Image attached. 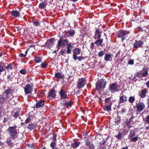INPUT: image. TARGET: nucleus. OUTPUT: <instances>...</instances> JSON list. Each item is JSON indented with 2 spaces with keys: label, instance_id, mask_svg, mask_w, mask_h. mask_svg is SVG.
Listing matches in <instances>:
<instances>
[{
  "label": "nucleus",
  "instance_id": "36",
  "mask_svg": "<svg viewBox=\"0 0 149 149\" xmlns=\"http://www.w3.org/2000/svg\"><path fill=\"white\" fill-rule=\"evenodd\" d=\"M121 120V118L119 116H118V117L116 118L115 122L116 123H118V122H120V121Z\"/></svg>",
  "mask_w": 149,
  "mask_h": 149
},
{
  "label": "nucleus",
  "instance_id": "60",
  "mask_svg": "<svg viewBox=\"0 0 149 149\" xmlns=\"http://www.w3.org/2000/svg\"><path fill=\"white\" fill-rule=\"evenodd\" d=\"M97 38L98 39H100L101 38V33H97Z\"/></svg>",
  "mask_w": 149,
  "mask_h": 149
},
{
  "label": "nucleus",
  "instance_id": "16",
  "mask_svg": "<svg viewBox=\"0 0 149 149\" xmlns=\"http://www.w3.org/2000/svg\"><path fill=\"white\" fill-rule=\"evenodd\" d=\"M11 14L12 16L15 17H19L20 15V13L17 10H13L11 12Z\"/></svg>",
  "mask_w": 149,
  "mask_h": 149
},
{
  "label": "nucleus",
  "instance_id": "61",
  "mask_svg": "<svg viewBox=\"0 0 149 149\" xmlns=\"http://www.w3.org/2000/svg\"><path fill=\"white\" fill-rule=\"evenodd\" d=\"M8 121V119L6 118H4V120L3 121V123H5L6 122Z\"/></svg>",
  "mask_w": 149,
  "mask_h": 149
},
{
  "label": "nucleus",
  "instance_id": "9",
  "mask_svg": "<svg viewBox=\"0 0 149 149\" xmlns=\"http://www.w3.org/2000/svg\"><path fill=\"white\" fill-rule=\"evenodd\" d=\"M24 89L25 93L26 94L31 93L33 90L32 86L28 84L26 85L24 88Z\"/></svg>",
  "mask_w": 149,
  "mask_h": 149
},
{
  "label": "nucleus",
  "instance_id": "25",
  "mask_svg": "<svg viewBox=\"0 0 149 149\" xmlns=\"http://www.w3.org/2000/svg\"><path fill=\"white\" fill-rule=\"evenodd\" d=\"M12 87H10L9 88L6 89L5 91V93L6 95H9L12 91H13V89Z\"/></svg>",
  "mask_w": 149,
  "mask_h": 149
},
{
  "label": "nucleus",
  "instance_id": "14",
  "mask_svg": "<svg viewBox=\"0 0 149 149\" xmlns=\"http://www.w3.org/2000/svg\"><path fill=\"white\" fill-rule=\"evenodd\" d=\"M75 32L74 31L73 29H71L70 30L68 31L65 33L64 35V36L65 37H68L72 36L74 34Z\"/></svg>",
  "mask_w": 149,
  "mask_h": 149
},
{
  "label": "nucleus",
  "instance_id": "19",
  "mask_svg": "<svg viewBox=\"0 0 149 149\" xmlns=\"http://www.w3.org/2000/svg\"><path fill=\"white\" fill-rule=\"evenodd\" d=\"M146 93L147 91L146 89L142 90L140 93V96L142 98L146 96Z\"/></svg>",
  "mask_w": 149,
  "mask_h": 149
},
{
  "label": "nucleus",
  "instance_id": "5",
  "mask_svg": "<svg viewBox=\"0 0 149 149\" xmlns=\"http://www.w3.org/2000/svg\"><path fill=\"white\" fill-rule=\"evenodd\" d=\"M86 83V81L83 78H80L77 81V87L79 89L83 87Z\"/></svg>",
  "mask_w": 149,
  "mask_h": 149
},
{
  "label": "nucleus",
  "instance_id": "45",
  "mask_svg": "<svg viewBox=\"0 0 149 149\" xmlns=\"http://www.w3.org/2000/svg\"><path fill=\"white\" fill-rule=\"evenodd\" d=\"M20 73L22 74H25L26 73V70L22 69L20 70Z\"/></svg>",
  "mask_w": 149,
  "mask_h": 149
},
{
  "label": "nucleus",
  "instance_id": "50",
  "mask_svg": "<svg viewBox=\"0 0 149 149\" xmlns=\"http://www.w3.org/2000/svg\"><path fill=\"white\" fill-rule=\"evenodd\" d=\"M77 54H73V58L74 60H76L78 58V57H77Z\"/></svg>",
  "mask_w": 149,
  "mask_h": 149
},
{
  "label": "nucleus",
  "instance_id": "31",
  "mask_svg": "<svg viewBox=\"0 0 149 149\" xmlns=\"http://www.w3.org/2000/svg\"><path fill=\"white\" fill-rule=\"evenodd\" d=\"M46 6L45 4L43 2H42L39 4V8L40 9H42L45 7Z\"/></svg>",
  "mask_w": 149,
  "mask_h": 149
},
{
  "label": "nucleus",
  "instance_id": "38",
  "mask_svg": "<svg viewBox=\"0 0 149 149\" xmlns=\"http://www.w3.org/2000/svg\"><path fill=\"white\" fill-rule=\"evenodd\" d=\"M104 54V52L103 51H102L100 52L98 54V56L99 57L102 56Z\"/></svg>",
  "mask_w": 149,
  "mask_h": 149
},
{
  "label": "nucleus",
  "instance_id": "59",
  "mask_svg": "<svg viewBox=\"0 0 149 149\" xmlns=\"http://www.w3.org/2000/svg\"><path fill=\"white\" fill-rule=\"evenodd\" d=\"M26 54H24L23 53H21L20 54L19 56L22 57H25L26 56Z\"/></svg>",
  "mask_w": 149,
  "mask_h": 149
},
{
  "label": "nucleus",
  "instance_id": "13",
  "mask_svg": "<svg viewBox=\"0 0 149 149\" xmlns=\"http://www.w3.org/2000/svg\"><path fill=\"white\" fill-rule=\"evenodd\" d=\"M59 94L61 99H65L66 98L67 95L66 92L63 89H61L59 92Z\"/></svg>",
  "mask_w": 149,
  "mask_h": 149
},
{
  "label": "nucleus",
  "instance_id": "12",
  "mask_svg": "<svg viewBox=\"0 0 149 149\" xmlns=\"http://www.w3.org/2000/svg\"><path fill=\"white\" fill-rule=\"evenodd\" d=\"M74 47V44L70 43L68 44L67 48V53L69 54L71 53L72 50Z\"/></svg>",
  "mask_w": 149,
  "mask_h": 149
},
{
  "label": "nucleus",
  "instance_id": "52",
  "mask_svg": "<svg viewBox=\"0 0 149 149\" xmlns=\"http://www.w3.org/2000/svg\"><path fill=\"white\" fill-rule=\"evenodd\" d=\"M142 72H141L140 73H138L137 75V76L139 77H141V76H142Z\"/></svg>",
  "mask_w": 149,
  "mask_h": 149
},
{
  "label": "nucleus",
  "instance_id": "48",
  "mask_svg": "<svg viewBox=\"0 0 149 149\" xmlns=\"http://www.w3.org/2000/svg\"><path fill=\"white\" fill-rule=\"evenodd\" d=\"M110 102H111L109 98H106L105 99V102L106 103H110Z\"/></svg>",
  "mask_w": 149,
  "mask_h": 149
},
{
  "label": "nucleus",
  "instance_id": "44",
  "mask_svg": "<svg viewBox=\"0 0 149 149\" xmlns=\"http://www.w3.org/2000/svg\"><path fill=\"white\" fill-rule=\"evenodd\" d=\"M2 63H0V72H1L3 71V69L2 66Z\"/></svg>",
  "mask_w": 149,
  "mask_h": 149
},
{
  "label": "nucleus",
  "instance_id": "8",
  "mask_svg": "<svg viewBox=\"0 0 149 149\" xmlns=\"http://www.w3.org/2000/svg\"><path fill=\"white\" fill-rule=\"evenodd\" d=\"M56 95V91L54 89H52L48 93V95L47 97L48 100L52 99L55 97Z\"/></svg>",
  "mask_w": 149,
  "mask_h": 149
},
{
  "label": "nucleus",
  "instance_id": "57",
  "mask_svg": "<svg viewBox=\"0 0 149 149\" xmlns=\"http://www.w3.org/2000/svg\"><path fill=\"white\" fill-rule=\"evenodd\" d=\"M38 95L39 96H44V93L43 92H39L38 93Z\"/></svg>",
  "mask_w": 149,
  "mask_h": 149
},
{
  "label": "nucleus",
  "instance_id": "41",
  "mask_svg": "<svg viewBox=\"0 0 149 149\" xmlns=\"http://www.w3.org/2000/svg\"><path fill=\"white\" fill-rule=\"evenodd\" d=\"M47 65L45 63H42L41 64V67L42 68H45L47 66Z\"/></svg>",
  "mask_w": 149,
  "mask_h": 149
},
{
  "label": "nucleus",
  "instance_id": "49",
  "mask_svg": "<svg viewBox=\"0 0 149 149\" xmlns=\"http://www.w3.org/2000/svg\"><path fill=\"white\" fill-rule=\"evenodd\" d=\"M65 52V49L62 50L60 52V54L61 55H64Z\"/></svg>",
  "mask_w": 149,
  "mask_h": 149
},
{
  "label": "nucleus",
  "instance_id": "47",
  "mask_svg": "<svg viewBox=\"0 0 149 149\" xmlns=\"http://www.w3.org/2000/svg\"><path fill=\"white\" fill-rule=\"evenodd\" d=\"M89 148V149H95L94 146L93 144L90 145Z\"/></svg>",
  "mask_w": 149,
  "mask_h": 149
},
{
  "label": "nucleus",
  "instance_id": "29",
  "mask_svg": "<svg viewBox=\"0 0 149 149\" xmlns=\"http://www.w3.org/2000/svg\"><path fill=\"white\" fill-rule=\"evenodd\" d=\"M72 104V102L70 101L68 102H65V106L67 107H68L71 106Z\"/></svg>",
  "mask_w": 149,
  "mask_h": 149
},
{
  "label": "nucleus",
  "instance_id": "33",
  "mask_svg": "<svg viewBox=\"0 0 149 149\" xmlns=\"http://www.w3.org/2000/svg\"><path fill=\"white\" fill-rule=\"evenodd\" d=\"M56 146V143L55 141H52L51 144L50 146L53 149V148H56L55 147Z\"/></svg>",
  "mask_w": 149,
  "mask_h": 149
},
{
  "label": "nucleus",
  "instance_id": "20",
  "mask_svg": "<svg viewBox=\"0 0 149 149\" xmlns=\"http://www.w3.org/2000/svg\"><path fill=\"white\" fill-rule=\"evenodd\" d=\"M135 133L134 131L132 130H130V133L128 135V138L129 139L135 136Z\"/></svg>",
  "mask_w": 149,
  "mask_h": 149
},
{
  "label": "nucleus",
  "instance_id": "34",
  "mask_svg": "<svg viewBox=\"0 0 149 149\" xmlns=\"http://www.w3.org/2000/svg\"><path fill=\"white\" fill-rule=\"evenodd\" d=\"M135 100V98L134 97L131 96L129 97V101L130 103H133Z\"/></svg>",
  "mask_w": 149,
  "mask_h": 149
},
{
  "label": "nucleus",
  "instance_id": "28",
  "mask_svg": "<svg viewBox=\"0 0 149 149\" xmlns=\"http://www.w3.org/2000/svg\"><path fill=\"white\" fill-rule=\"evenodd\" d=\"M32 117L31 116H28L26 119L25 123L26 124H28L30 122L31 120H32Z\"/></svg>",
  "mask_w": 149,
  "mask_h": 149
},
{
  "label": "nucleus",
  "instance_id": "39",
  "mask_svg": "<svg viewBox=\"0 0 149 149\" xmlns=\"http://www.w3.org/2000/svg\"><path fill=\"white\" fill-rule=\"evenodd\" d=\"M144 121L146 123H149V115L146 118Z\"/></svg>",
  "mask_w": 149,
  "mask_h": 149
},
{
  "label": "nucleus",
  "instance_id": "21",
  "mask_svg": "<svg viewBox=\"0 0 149 149\" xmlns=\"http://www.w3.org/2000/svg\"><path fill=\"white\" fill-rule=\"evenodd\" d=\"M111 57V56L110 54H105L104 57V60L107 61H109L110 58Z\"/></svg>",
  "mask_w": 149,
  "mask_h": 149
},
{
  "label": "nucleus",
  "instance_id": "35",
  "mask_svg": "<svg viewBox=\"0 0 149 149\" xmlns=\"http://www.w3.org/2000/svg\"><path fill=\"white\" fill-rule=\"evenodd\" d=\"M5 68L8 70H11L12 69V65L11 63H10Z\"/></svg>",
  "mask_w": 149,
  "mask_h": 149
},
{
  "label": "nucleus",
  "instance_id": "56",
  "mask_svg": "<svg viewBox=\"0 0 149 149\" xmlns=\"http://www.w3.org/2000/svg\"><path fill=\"white\" fill-rule=\"evenodd\" d=\"M101 31L100 30L98 29H97L96 30L95 35H97V33H101Z\"/></svg>",
  "mask_w": 149,
  "mask_h": 149
},
{
  "label": "nucleus",
  "instance_id": "53",
  "mask_svg": "<svg viewBox=\"0 0 149 149\" xmlns=\"http://www.w3.org/2000/svg\"><path fill=\"white\" fill-rule=\"evenodd\" d=\"M95 45V44L93 42H92L90 48H91V49L92 50L94 48V46Z\"/></svg>",
  "mask_w": 149,
  "mask_h": 149
},
{
  "label": "nucleus",
  "instance_id": "2",
  "mask_svg": "<svg viewBox=\"0 0 149 149\" xmlns=\"http://www.w3.org/2000/svg\"><path fill=\"white\" fill-rule=\"evenodd\" d=\"M130 33V32L121 29L118 32L117 37L122 38V40L123 41L127 36V35Z\"/></svg>",
  "mask_w": 149,
  "mask_h": 149
},
{
  "label": "nucleus",
  "instance_id": "63",
  "mask_svg": "<svg viewBox=\"0 0 149 149\" xmlns=\"http://www.w3.org/2000/svg\"><path fill=\"white\" fill-rule=\"evenodd\" d=\"M146 85L148 88H149V80L146 82Z\"/></svg>",
  "mask_w": 149,
  "mask_h": 149
},
{
  "label": "nucleus",
  "instance_id": "1",
  "mask_svg": "<svg viewBox=\"0 0 149 149\" xmlns=\"http://www.w3.org/2000/svg\"><path fill=\"white\" fill-rule=\"evenodd\" d=\"M16 127H17L15 126L10 127L8 129V131L9 133L10 136L9 138H8L6 142L9 144H10V143H12V140L13 141L17 138L18 134L19 132L18 130H16Z\"/></svg>",
  "mask_w": 149,
  "mask_h": 149
},
{
  "label": "nucleus",
  "instance_id": "4",
  "mask_svg": "<svg viewBox=\"0 0 149 149\" xmlns=\"http://www.w3.org/2000/svg\"><path fill=\"white\" fill-rule=\"evenodd\" d=\"M69 42V41L68 39H66L65 40H63L62 39H60L58 42L57 47L59 48L60 47H64L65 46L68 44Z\"/></svg>",
  "mask_w": 149,
  "mask_h": 149
},
{
  "label": "nucleus",
  "instance_id": "15",
  "mask_svg": "<svg viewBox=\"0 0 149 149\" xmlns=\"http://www.w3.org/2000/svg\"><path fill=\"white\" fill-rule=\"evenodd\" d=\"M127 99V98L126 96L123 95H121V94L120 96L119 102L120 103H123L126 101Z\"/></svg>",
  "mask_w": 149,
  "mask_h": 149
},
{
  "label": "nucleus",
  "instance_id": "18",
  "mask_svg": "<svg viewBox=\"0 0 149 149\" xmlns=\"http://www.w3.org/2000/svg\"><path fill=\"white\" fill-rule=\"evenodd\" d=\"M112 104V102H110V103H109V104L107 105L104 108V109L105 110H106L107 111H109L111 110V106Z\"/></svg>",
  "mask_w": 149,
  "mask_h": 149
},
{
  "label": "nucleus",
  "instance_id": "64",
  "mask_svg": "<svg viewBox=\"0 0 149 149\" xmlns=\"http://www.w3.org/2000/svg\"><path fill=\"white\" fill-rule=\"evenodd\" d=\"M30 48V47H29L26 50V52H25V53H26V54L29 51V49Z\"/></svg>",
  "mask_w": 149,
  "mask_h": 149
},
{
  "label": "nucleus",
  "instance_id": "26",
  "mask_svg": "<svg viewBox=\"0 0 149 149\" xmlns=\"http://www.w3.org/2000/svg\"><path fill=\"white\" fill-rule=\"evenodd\" d=\"M81 49L79 48H76L74 49L73 51V54H79L81 53Z\"/></svg>",
  "mask_w": 149,
  "mask_h": 149
},
{
  "label": "nucleus",
  "instance_id": "17",
  "mask_svg": "<svg viewBox=\"0 0 149 149\" xmlns=\"http://www.w3.org/2000/svg\"><path fill=\"white\" fill-rule=\"evenodd\" d=\"M44 104V101L43 100H40L37 102L36 104V107L37 108H40Z\"/></svg>",
  "mask_w": 149,
  "mask_h": 149
},
{
  "label": "nucleus",
  "instance_id": "24",
  "mask_svg": "<svg viewBox=\"0 0 149 149\" xmlns=\"http://www.w3.org/2000/svg\"><path fill=\"white\" fill-rule=\"evenodd\" d=\"M80 142H74L72 144V146L74 148H77L80 145Z\"/></svg>",
  "mask_w": 149,
  "mask_h": 149
},
{
  "label": "nucleus",
  "instance_id": "6",
  "mask_svg": "<svg viewBox=\"0 0 149 149\" xmlns=\"http://www.w3.org/2000/svg\"><path fill=\"white\" fill-rule=\"evenodd\" d=\"M119 87L117 83L115 82L110 84L109 89L110 91L115 90V92H118L120 90L118 89Z\"/></svg>",
  "mask_w": 149,
  "mask_h": 149
},
{
  "label": "nucleus",
  "instance_id": "10",
  "mask_svg": "<svg viewBox=\"0 0 149 149\" xmlns=\"http://www.w3.org/2000/svg\"><path fill=\"white\" fill-rule=\"evenodd\" d=\"M54 41V38L47 40L45 44V46L50 49L53 46Z\"/></svg>",
  "mask_w": 149,
  "mask_h": 149
},
{
  "label": "nucleus",
  "instance_id": "23",
  "mask_svg": "<svg viewBox=\"0 0 149 149\" xmlns=\"http://www.w3.org/2000/svg\"><path fill=\"white\" fill-rule=\"evenodd\" d=\"M27 128L30 130L35 129L36 128V126L33 124H31L27 126Z\"/></svg>",
  "mask_w": 149,
  "mask_h": 149
},
{
  "label": "nucleus",
  "instance_id": "37",
  "mask_svg": "<svg viewBox=\"0 0 149 149\" xmlns=\"http://www.w3.org/2000/svg\"><path fill=\"white\" fill-rule=\"evenodd\" d=\"M116 137L118 139L121 140L122 139L123 136L121 133H119Z\"/></svg>",
  "mask_w": 149,
  "mask_h": 149
},
{
  "label": "nucleus",
  "instance_id": "54",
  "mask_svg": "<svg viewBox=\"0 0 149 149\" xmlns=\"http://www.w3.org/2000/svg\"><path fill=\"white\" fill-rule=\"evenodd\" d=\"M85 145L86 146H88L90 145L91 143V142L88 140L86 141L85 142Z\"/></svg>",
  "mask_w": 149,
  "mask_h": 149
},
{
  "label": "nucleus",
  "instance_id": "3",
  "mask_svg": "<svg viewBox=\"0 0 149 149\" xmlns=\"http://www.w3.org/2000/svg\"><path fill=\"white\" fill-rule=\"evenodd\" d=\"M106 85V82L103 79H101L96 83V88L98 91H100Z\"/></svg>",
  "mask_w": 149,
  "mask_h": 149
},
{
  "label": "nucleus",
  "instance_id": "42",
  "mask_svg": "<svg viewBox=\"0 0 149 149\" xmlns=\"http://www.w3.org/2000/svg\"><path fill=\"white\" fill-rule=\"evenodd\" d=\"M33 23L34 25L36 26H38L40 24V23L37 21L33 22Z\"/></svg>",
  "mask_w": 149,
  "mask_h": 149
},
{
  "label": "nucleus",
  "instance_id": "58",
  "mask_svg": "<svg viewBox=\"0 0 149 149\" xmlns=\"http://www.w3.org/2000/svg\"><path fill=\"white\" fill-rule=\"evenodd\" d=\"M13 76L12 75H8L7 76V79L9 80L12 79L13 78Z\"/></svg>",
  "mask_w": 149,
  "mask_h": 149
},
{
  "label": "nucleus",
  "instance_id": "43",
  "mask_svg": "<svg viewBox=\"0 0 149 149\" xmlns=\"http://www.w3.org/2000/svg\"><path fill=\"white\" fill-rule=\"evenodd\" d=\"M128 63L129 65H132L134 64V61L130 59L129 60Z\"/></svg>",
  "mask_w": 149,
  "mask_h": 149
},
{
  "label": "nucleus",
  "instance_id": "55",
  "mask_svg": "<svg viewBox=\"0 0 149 149\" xmlns=\"http://www.w3.org/2000/svg\"><path fill=\"white\" fill-rule=\"evenodd\" d=\"M106 142V141L104 140H103L100 142V144L101 145L104 144Z\"/></svg>",
  "mask_w": 149,
  "mask_h": 149
},
{
  "label": "nucleus",
  "instance_id": "62",
  "mask_svg": "<svg viewBox=\"0 0 149 149\" xmlns=\"http://www.w3.org/2000/svg\"><path fill=\"white\" fill-rule=\"evenodd\" d=\"M130 123H129V122L127 124V127H128L129 128H130L131 127V126L130 124Z\"/></svg>",
  "mask_w": 149,
  "mask_h": 149
},
{
  "label": "nucleus",
  "instance_id": "22",
  "mask_svg": "<svg viewBox=\"0 0 149 149\" xmlns=\"http://www.w3.org/2000/svg\"><path fill=\"white\" fill-rule=\"evenodd\" d=\"M138 139H139L138 135H137V136H134L130 138L129 139L131 141H133L134 142H135L137 141L138 140Z\"/></svg>",
  "mask_w": 149,
  "mask_h": 149
},
{
  "label": "nucleus",
  "instance_id": "27",
  "mask_svg": "<svg viewBox=\"0 0 149 149\" xmlns=\"http://www.w3.org/2000/svg\"><path fill=\"white\" fill-rule=\"evenodd\" d=\"M103 41V39H100L96 41L95 43L97 46H99L102 43Z\"/></svg>",
  "mask_w": 149,
  "mask_h": 149
},
{
  "label": "nucleus",
  "instance_id": "40",
  "mask_svg": "<svg viewBox=\"0 0 149 149\" xmlns=\"http://www.w3.org/2000/svg\"><path fill=\"white\" fill-rule=\"evenodd\" d=\"M142 72L143 75L142 76H141V77H146L148 74V71L147 70Z\"/></svg>",
  "mask_w": 149,
  "mask_h": 149
},
{
  "label": "nucleus",
  "instance_id": "46",
  "mask_svg": "<svg viewBox=\"0 0 149 149\" xmlns=\"http://www.w3.org/2000/svg\"><path fill=\"white\" fill-rule=\"evenodd\" d=\"M19 115V113L18 112H16L14 113L13 116L15 118H17Z\"/></svg>",
  "mask_w": 149,
  "mask_h": 149
},
{
  "label": "nucleus",
  "instance_id": "32",
  "mask_svg": "<svg viewBox=\"0 0 149 149\" xmlns=\"http://www.w3.org/2000/svg\"><path fill=\"white\" fill-rule=\"evenodd\" d=\"M55 77L58 78H61L62 77L61 74L59 72H57L55 74Z\"/></svg>",
  "mask_w": 149,
  "mask_h": 149
},
{
  "label": "nucleus",
  "instance_id": "30",
  "mask_svg": "<svg viewBox=\"0 0 149 149\" xmlns=\"http://www.w3.org/2000/svg\"><path fill=\"white\" fill-rule=\"evenodd\" d=\"M35 61L37 63H40L41 62V58L40 57H36L35 58Z\"/></svg>",
  "mask_w": 149,
  "mask_h": 149
},
{
  "label": "nucleus",
  "instance_id": "11",
  "mask_svg": "<svg viewBox=\"0 0 149 149\" xmlns=\"http://www.w3.org/2000/svg\"><path fill=\"white\" fill-rule=\"evenodd\" d=\"M143 44V42L141 40L136 41L133 44V47L135 48H140Z\"/></svg>",
  "mask_w": 149,
  "mask_h": 149
},
{
  "label": "nucleus",
  "instance_id": "7",
  "mask_svg": "<svg viewBox=\"0 0 149 149\" xmlns=\"http://www.w3.org/2000/svg\"><path fill=\"white\" fill-rule=\"evenodd\" d=\"M136 111L138 112L142 111L145 108V104L143 102L136 104Z\"/></svg>",
  "mask_w": 149,
  "mask_h": 149
},
{
  "label": "nucleus",
  "instance_id": "51",
  "mask_svg": "<svg viewBox=\"0 0 149 149\" xmlns=\"http://www.w3.org/2000/svg\"><path fill=\"white\" fill-rule=\"evenodd\" d=\"M133 117L132 116L130 118L129 120V123H133Z\"/></svg>",
  "mask_w": 149,
  "mask_h": 149
}]
</instances>
